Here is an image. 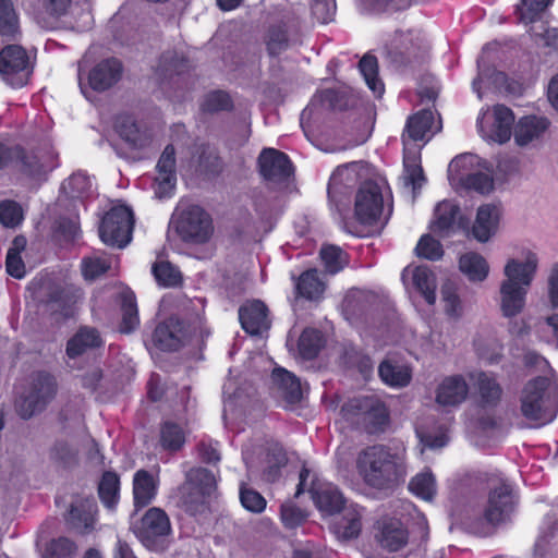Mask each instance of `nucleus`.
I'll list each match as a JSON object with an SVG mask.
<instances>
[{
    "instance_id": "37998d69",
    "label": "nucleus",
    "mask_w": 558,
    "mask_h": 558,
    "mask_svg": "<svg viewBox=\"0 0 558 558\" xmlns=\"http://www.w3.org/2000/svg\"><path fill=\"white\" fill-rule=\"evenodd\" d=\"M413 286L421 293L427 304L436 302V278L434 272L426 266H417L413 270Z\"/></svg>"
},
{
    "instance_id": "dca6fc26",
    "label": "nucleus",
    "mask_w": 558,
    "mask_h": 558,
    "mask_svg": "<svg viewBox=\"0 0 558 558\" xmlns=\"http://www.w3.org/2000/svg\"><path fill=\"white\" fill-rule=\"evenodd\" d=\"M82 295V289L74 284L53 283L49 286L43 303L52 313L68 318L73 315L74 307Z\"/></svg>"
},
{
    "instance_id": "0e129e2a",
    "label": "nucleus",
    "mask_w": 558,
    "mask_h": 558,
    "mask_svg": "<svg viewBox=\"0 0 558 558\" xmlns=\"http://www.w3.org/2000/svg\"><path fill=\"white\" fill-rule=\"evenodd\" d=\"M111 263L101 257H84L81 263L82 275L86 280H96L100 276L108 272Z\"/></svg>"
},
{
    "instance_id": "e433bc0d",
    "label": "nucleus",
    "mask_w": 558,
    "mask_h": 558,
    "mask_svg": "<svg viewBox=\"0 0 558 558\" xmlns=\"http://www.w3.org/2000/svg\"><path fill=\"white\" fill-rule=\"evenodd\" d=\"M378 375L383 383L389 387L402 388L410 384L412 371L407 365H398L384 360L378 366Z\"/></svg>"
},
{
    "instance_id": "a878e982",
    "label": "nucleus",
    "mask_w": 558,
    "mask_h": 558,
    "mask_svg": "<svg viewBox=\"0 0 558 558\" xmlns=\"http://www.w3.org/2000/svg\"><path fill=\"white\" fill-rule=\"evenodd\" d=\"M159 481L147 470L141 469L133 476V505L136 510L150 505L158 493Z\"/></svg>"
},
{
    "instance_id": "49530a36",
    "label": "nucleus",
    "mask_w": 558,
    "mask_h": 558,
    "mask_svg": "<svg viewBox=\"0 0 558 558\" xmlns=\"http://www.w3.org/2000/svg\"><path fill=\"white\" fill-rule=\"evenodd\" d=\"M151 274L158 286L163 288H177L183 283L181 271L169 260L155 262Z\"/></svg>"
},
{
    "instance_id": "6ab92c4d",
    "label": "nucleus",
    "mask_w": 558,
    "mask_h": 558,
    "mask_svg": "<svg viewBox=\"0 0 558 558\" xmlns=\"http://www.w3.org/2000/svg\"><path fill=\"white\" fill-rule=\"evenodd\" d=\"M157 177L154 181L155 193L159 197L170 196L177 183V158L175 148L168 144L156 165Z\"/></svg>"
},
{
    "instance_id": "2eb2a0df",
    "label": "nucleus",
    "mask_w": 558,
    "mask_h": 558,
    "mask_svg": "<svg viewBox=\"0 0 558 558\" xmlns=\"http://www.w3.org/2000/svg\"><path fill=\"white\" fill-rule=\"evenodd\" d=\"M308 493L315 507L323 515H332L345 508L343 494L332 483L322 482L315 477L312 480Z\"/></svg>"
},
{
    "instance_id": "4468645a",
    "label": "nucleus",
    "mask_w": 558,
    "mask_h": 558,
    "mask_svg": "<svg viewBox=\"0 0 558 558\" xmlns=\"http://www.w3.org/2000/svg\"><path fill=\"white\" fill-rule=\"evenodd\" d=\"M98 507L94 497H77L64 515L65 523L71 530L85 535L95 530Z\"/></svg>"
},
{
    "instance_id": "72a5a7b5",
    "label": "nucleus",
    "mask_w": 558,
    "mask_h": 558,
    "mask_svg": "<svg viewBox=\"0 0 558 558\" xmlns=\"http://www.w3.org/2000/svg\"><path fill=\"white\" fill-rule=\"evenodd\" d=\"M296 294L308 301L319 300L326 289L324 281L318 275L316 268H310L303 271L295 284Z\"/></svg>"
},
{
    "instance_id": "cd10ccee",
    "label": "nucleus",
    "mask_w": 558,
    "mask_h": 558,
    "mask_svg": "<svg viewBox=\"0 0 558 558\" xmlns=\"http://www.w3.org/2000/svg\"><path fill=\"white\" fill-rule=\"evenodd\" d=\"M23 36L20 16L12 0H0V41L19 43Z\"/></svg>"
},
{
    "instance_id": "a18cd8bd",
    "label": "nucleus",
    "mask_w": 558,
    "mask_h": 558,
    "mask_svg": "<svg viewBox=\"0 0 558 558\" xmlns=\"http://www.w3.org/2000/svg\"><path fill=\"white\" fill-rule=\"evenodd\" d=\"M460 214V207L451 201H442L435 208V221L433 230L436 232H448L453 229Z\"/></svg>"
},
{
    "instance_id": "ddd939ff",
    "label": "nucleus",
    "mask_w": 558,
    "mask_h": 558,
    "mask_svg": "<svg viewBox=\"0 0 558 558\" xmlns=\"http://www.w3.org/2000/svg\"><path fill=\"white\" fill-rule=\"evenodd\" d=\"M260 175L267 181H284L294 173L290 157L276 148H264L257 159Z\"/></svg>"
},
{
    "instance_id": "ea45409f",
    "label": "nucleus",
    "mask_w": 558,
    "mask_h": 558,
    "mask_svg": "<svg viewBox=\"0 0 558 558\" xmlns=\"http://www.w3.org/2000/svg\"><path fill=\"white\" fill-rule=\"evenodd\" d=\"M480 402L483 407H497L501 400L502 388L497 379L485 372H480L476 378Z\"/></svg>"
},
{
    "instance_id": "680f3d73",
    "label": "nucleus",
    "mask_w": 558,
    "mask_h": 558,
    "mask_svg": "<svg viewBox=\"0 0 558 558\" xmlns=\"http://www.w3.org/2000/svg\"><path fill=\"white\" fill-rule=\"evenodd\" d=\"M240 501L244 509L253 513H262L267 506V501L257 490L247 487L245 483L240 486Z\"/></svg>"
},
{
    "instance_id": "4be33fe9",
    "label": "nucleus",
    "mask_w": 558,
    "mask_h": 558,
    "mask_svg": "<svg viewBox=\"0 0 558 558\" xmlns=\"http://www.w3.org/2000/svg\"><path fill=\"white\" fill-rule=\"evenodd\" d=\"M239 320L242 329L252 336H258L270 327L268 307L260 300L240 306Z\"/></svg>"
},
{
    "instance_id": "9b49d317",
    "label": "nucleus",
    "mask_w": 558,
    "mask_h": 558,
    "mask_svg": "<svg viewBox=\"0 0 558 558\" xmlns=\"http://www.w3.org/2000/svg\"><path fill=\"white\" fill-rule=\"evenodd\" d=\"M384 211V196L381 187L372 180L363 182L354 199V216L364 226L377 225Z\"/></svg>"
},
{
    "instance_id": "a211bd4d",
    "label": "nucleus",
    "mask_w": 558,
    "mask_h": 558,
    "mask_svg": "<svg viewBox=\"0 0 558 558\" xmlns=\"http://www.w3.org/2000/svg\"><path fill=\"white\" fill-rule=\"evenodd\" d=\"M427 47L423 40L412 35H402L389 50L391 62L398 66H413L421 64L427 54Z\"/></svg>"
},
{
    "instance_id": "f257e3e1",
    "label": "nucleus",
    "mask_w": 558,
    "mask_h": 558,
    "mask_svg": "<svg viewBox=\"0 0 558 558\" xmlns=\"http://www.w3.org/2000/svg\"><path fill=\"white\" fill-rule=\"evenodd\" d=\"M356 469L363 482L377 490H393L405 477L401 458L388 446H367L357 456Z\"/></svg>"
},
{
    "instance_id": "423d86ee",
    "label": "nucleus",
    "mask_w": 558,
    "mask_h": 558,
    "mask_svg": "<svg viewBox=\"0 0 558 558\" xmlns=\"http://www.w3.org/2000/svg\"><path fill=\"white\" fill-rule=\"evenodd\" d=\"M134 216L125 205L111 207L102 217L99 225L101 241L110 246L123 248L132 239Z\"/></svg>"
},
{
    "instance_id": "052dcab7",
    "label": "nucleus",
    "mask_w": 558,
    "mask_h": 558,
    "mask_svg": "<svg viewBox=\"0 0 558 558\" xmlns=\"http://www.w3.org/2000/svg\"><path fill=\"white\" fill-rule=\"evenodd\" d=\"M461 183L466 190H472L483 195L494 190L493 177L482 171L466 174L461 179Z\"/></svg>"
},
{
    "instance_id": "20e7f679",
    "label": "nucleus",
    "mask_w": 558,
    "mask_h": 558,
    "mask_svg": "<svg viewBox=\"0 0 558 558\" xmlns=\"http://www.w3.org/2000/svg\"><path fill=\"white\" fill-rule=\"evenodd\" d=\"M520 411L527 421L537 426L551 423L558 413V396L549 378L536 376L523 387L520 396Z\"/></svg>"
},
{
    "instance_id": "5701e85b",
    "label": "nucleus",
    "mask_w": 558,
    "mask_h": 558,
    "mask_svg": "<svg viewBox=\"0 0 558 558\" xmlns=\"http://www.w3.org/2000/svg\"><path fill=\"white\" fill-rule=\"evenodd\" d=\"M377 539L383 548L398 551L407 545L409 533L400 520L384 518L377 521Z\"/></svg>"
},
{
    "instance_id": "9d476101",
    "label": "nucleus",
    "mask_w": 558,
    "mask_h": 558,
    "mask_svg": "<svg viewBox=\"0 0 558 558\" xmlns=\"http://www.w3.org/2000/svg\"><path fill=\"white\" fill-rule=\"evenodd\" d=\"M517 505L518 496L512 485L507 480L499 477L498 485L488 493L483 518L489 525L498 526L510 521Z\"/></svg>"
},
{
    "instance_id": "8fccbe9b",
    "label": "nucleus",
    "mask_w": 558,
    "mask_h": 558,
    "mask_svg": "<svg viewBox=\"0 0 558 558\" xmlns=\"http://www.w3.org/2000/svg\"><path fill=\"white\" fill-rule=\"evenodd\" d=\"M159 66L169 76L183 75L191 70V62L184 53L168 50L160 56Z\"/></svg>"
},
{
    "instance_id": "1a4fd4ad",
    "label": "nucleus",
    "mask_w": 558,
    "mask_h": 558,
    "mask_svg": "<svg viewBox=\"0 0 558 558\" xmlns=\"http://www.w3.org/2000/svg\"><path fill=\"white\" fill-rule=\"evenodd\" d=\"M57 388L58 385L53 375L45 371L35 373L29 393L16 403L19 415L27 420L45 410L56 397Z\"/></svg>"
},
{
    "instance_id": "09e8293b",
    "label": "nucleus",
    "mask_w": 558,
    "mask_h": 558,
    "mask_svg": "<svg viewBox=\"0 0 558 558\" xmlns=\"http://www.w3.org/2000/svg\"><path fill=\"white\" fill-rule=\"evenodd\" d=\"M409 490L425 501H432L437 493L436 480L430 470L413 476L409 483Z\"/></svg>"
},
{
    "instance_id": "e2e57ef3",
    "label": "nucleus",
    "mask_w": 558,
    "mask_h": 558,
    "mask_svg": "<svg viewBox=\"0 0 558 558\" xmlns=\"http://www.w3.org/2000/svg\"><path fill=\"white\" fill-rule=\"evenodd\" d=\"M308 513L292 502L282 504L280 519L286 529L293 530L301 526L307 520Z\"/></svg>"
},
{
    "instance_id": "f704fd0d",
    "label": "nucleus",
    "mask_w": 558,
    "mask_h": 558,
    "mask_svg": "<svg viewBox=\"0 0 558 558\" xmlns=\"http://www.w3.org/2000/svg\"><path fill=\"white\" fill-rule=\"evenodd\" d=\"M272 380L278 385L282 392V398L289 404H296L302 400L301 383L293 373L284 368H275Z\"/></svg>"
},
{
    "instance_id": "774afa93",
    "label": "nucleus",
    "mask_w": 558,
    "mask_h": 558,
    "mask_svg": "<svg viewBox=\"0 0 558 558\" xmlns=\"http://www.w3.org/2000/svg\"><path fill=\"white\" fill-rule=\"evenodd\" d=\"M89 187L87 175L77 172L69 177L62 184V189L73 198L81 197Z\"/></svg>"
},
{
    "instance_id": "f03ea898",
    "label": "nucleus",
    "mask_w": 558,
    "mask_h": 558,
    "mask_svg": "<svg viewBox=\"0 0 558 558\" xmlns=\"http://www.w3.org/2000/svg\"><path fill=\"white\" fill-rule=\"evenodd\" d=\"M340 414L353 429L371 436L386 433L391 423L388 405L376 395L348 399L341 405Z\"/></svg>"
},
{
    "instance_id": "4c0bfd02",
    "label": "nucleus",
    "mask_w": 558,
    "mask_h": 558,
    "mask_svg": "<svg viewBox=\"0 0 558 558\" xmlns=\"http://www.w3.org/2000/svg\"><path fill=\"white\" fill-rule=\"evenodd\" d=\"M120 476L114 471H105L98 483V497L108 509H114L120 499Z\"/></svg>"
},
{
    "instance_id": "338daca9",
    "label": "nucleus",
    "mask_w": 558,
    "mask_h": 558,
    "mask_svg": "<svg viewBox=\"0 0 558 558\" xmlns=\"http://www.w3.org/2000/svg\"><path fill=\"white\" fill-rule=\"evenodd\" d=\"M219 441L210 438H203L196 445V451L199 460L205 464L216 465L220 461V453L218 450Z\"/></svg>"
},
{
    "instance_id": "de8ad7c7",
    "label": "nucleus",
    "mask_w": 558,
    "mask_h": 558,
    "mask_svg": "<svg viewBox=\"0 0 558 558\" xmlns=\"http://www.w3.org/2000/svg\"><path fill=\"white\" fill-rule=\"evenodd\" d=\"M323 333L315 328H306L300 336L298 348L300 355L305 360H314L324 348Z\"/></svg>"
},
{
    "instance_id": "393cba45",
    "label": "nucleus",
    "mask_w": 558,
    "mask_h": 558,
    "mask_svg": "<svg viewBox=\"0 0 558 558\" xmlns=\"http://www.w3.org/2000/svg\"><path fill=\"white\" fill-rule=\"evenodd\" d=\"M469 393V386L462 375L445 377L436 391V402L444 407L462 403Z\"/></svg>"
},
{
    "instance_id": "aec40b11",
    "label": "nucleus",
    "mask_w": 558,
    "mask_h": 558,
    "mask_svg": "<svg viewBox=\"0 0 558 558\" xmlns=\"http://www.w3.org/2000/svg\"><path fill=\"white\" fill-rule=\"evenodd\" d=\"M49 155H40L34 150H27L23 146L15 145L14 161L19 172L32 181L43 182L52 166L46 163Z\"/></svg>"
},
{
    "instance_id": "4d7b16f0",
    "label": "nucleus",
    "mask_w": 558,
    "mask_h": 558,
    "mask_svg": "<svg viewBox=\"0 0 558 558\" xmlns=\"http://www.w3.org/2000/svg\"><path fill=\"white\" fill-rule=\"evenodd\" d=\"M415 253L420 258L435 262L444 256V248L438 240L426 233L420 238L415 246Z\"/></svg>"
},
{
    "instance_id": "864d4df0",
    "label": "nucleus",
    "mask_w": 558,
    "mask_h": 558,
    "mask_svg": "<svg viewBox=\"0 0 558 558\" xmlns=\"http://www.w3.org/2000/svg\"><path fill=\"white\" fill-rule=\"evenodd\" d=\"M189 482L194 485L195 490L210 496L217 487L214 473L206 468L192 469L187 474Z\"/></svg>"
},
{
    "instance_id": "c85d7f7f",
    "label": "nucleus",
    "mask_w": 558,
    "mask_h": 558,
    "mask_svg": "<svg viewBox=\"0 0 558 558\" xmlns=\"http://www.w3.org/2000/svg\"><path fill=\"white\" fill-rule=\"evenodd\" d=\"M499 216L500 210L496 205L480 206L472 227L473 236L480 242H487L497 229Z\"/></svg>"
},
{
    "instance_id": "bb28decb",
    "label": "nucleus",
    "mask_w": 558,
    "mask_h": 558,
    "mask_svg": "<svg viewBox=\"0 0 558 558\" xmlns=\"http://www.w3.org/2000/svg\"><path fill=\"white\" fill-rule=\"evenodd\" d=\"M105 344L100 332L89 326H82L66 342V355L75 359L92 349L101 348Z\"/></svg>"
},
{
    "instance_id": "69168bd1",
    "label": "nucleus",
    "mask_w": 558,
    "mask_h": 558,
    "mask_svg": "<svg viewBox=\"0 0 558 558\" xmlns=\"http://www.w3.org/2000/svg\"><path fill=\"white\" fill-rule=\"evenodd\" d=\"M404 179L405 184L411 185L413 192L422 187L425 175L417 157L404 158Z\"/></svg>"
},
{
    "instance_id": "79ce46f5",
    "label": "nucleus",
    "mask_w": 558,
    "mask_h": 558,
    "mask_svg": "<svg viewBox=\"0 0 558 558\" xmlns=\"http://www.w3.org/2000/svg\"><path fill=\"white\" fill-rule=\"evenodd\" d=\"M459 268L471 281H483L487 278L489 266L478 253L469 252L460 256Z\"/></svg>"
},
{
    "instance_id": "6e6d98bb",
    "label": "nucleus",
    "mask_w": 558,
    "mask_h": 558,
    "mask_svg": "<svg viewBox=\"0 0 558 558\" xmlns=\"http://www.w3.org/2000/svg\"><path fill=\"white\" fill-rule=\"evenodd\" d=\"M77 545L65 536L52 538L45 548L44 558H71L76 554Z\"/></svg>"
},
{
    "instance_id": "b1692460",
    "label": "nucleus",
    "mask_w": 558,
    "mask_h": 558,
    "mask_svg": "<svg viewBox=\"0 0 558 558\" xmlns=\"http://www.w3.org/2000/svg\"><path fill=\"white\" fill-rule=\"evenodd\" d=\"M329 530L340 542L357 538L362 532L361 510L354 506L345 507L342 514L331 522Z\"/></svg>"
},
{
    "instance_id": "0eeeda50",
    "label": "nucleus",
    "mask_w": 558,
    "mask_h": 558,
    "mask_svg": "<svg viewBox=\"0 0 558 558\" xmlns=\"http://www.w3.org/2000/svg\"><path fill=\"white\" fill-rule=\"evenodd\" d=\"M175 232L185 243L205 244L214 234L213 219L199 205H190L180 213Z\"/></svg>"
},
{
    "instance_id": "58836bf2",
    "label": "nucleus",
    "mask_w": 558,
    "mask_h": 558,
    "mask_svg": "<svg viewBox=\"0 0 558 558\" xmlns=\"http://www.w3.org/2000/svg\"><path fill=\"white\" fill-rule=\"evenodd\" d=\"M122 318L119 325L121 333H131L140 325L138 308L136 296L133 291L129 290L120 294Z\"/></svg>"
},
{
    "instance_id": "c03bdc74",
    "label": "nucleus",
    "mask_w": 558,
    "mask_h": 558,
    "mask_svg": "<svg viewBox=\"0 0 558 558\" xmlns=\"http://www.w3.org/2000/svg\"><path fill=\"white\" fill-rule=\"evenodd\" d=\"M359 69L368 88L375 96L380 97L385 92V86L378 76L377 58L374 54L365 53L359 62Z\"/></svg>"
},
{
    "instance_id": "a19ab883",
    "label": "nucleus",
    "mask_w": 558,
    "mask_h": 558,
    "mask_svg": "<svg viewBox=\"0 0 558 558\" xmlns=\"http://www.w3.org/2000/svg\"><path fill=\"white\" fill-rule=\"evenodd\" d=\"M434 123V114L429 109H422L410 116L407 120L403 137L407 136L413 142L422 141L430 131Z\"/></svg>"
},
{
    "instance_id": "473e14b6",
    "label": "nucleus",
    "mask_w": 558,
    "mask_h": 558,
    "mask_svg": "<svg viewBox=\"0 0 558 558\" xmlns=\"http://www.w3.org/2000/svg\"><path fill=\"white\" fill-rule=\"evenodd\" d=\"M186 442L184 427L172 420L162 421L159 425L158 445L163 451L174 453L180 451Z\"/></svg>"
},
{
    "instance_id": "bf43d9fd",
    "label": "nucleus",
    "mask_w": 558,
    "mask_h": 558,
    "mask_svg": "<svg viewBox=\"0 0 558 558\" xmlns=\"http://www.w3.org/2000/svg\"><path fill=\"white\" fill-rule=\"evenodd\" d=\"M21 205L12 199L0 202V223L7 228H15L23 221Z\"/></svg>"
},
{
    "instance_id": "412c9836",
    "label": "nucleus",
    "mask_w": 558,
    "mask_h": 558,
    "mask_svg": "<svg viewBox=\"0 0 558 558\" xmlns=\"http://www.w3.org/2000/svg\"><path fill=\"white\" fill-rule=\"evenodd\" d=\"M122 73V62L114 57L107 58L90 69L88 84L95 92H105L121 80Z\"/></svg>"
},
{
    "instance_id": "6e6552de",
    "label": "nucleus",
    "mask_w": 558,
    "mask_h": 558,
    "mask_svg": "<svg viewBox=\"0 0 558 558\" xmlns=\"http://www.w3.org/2000/svg\"><path fill=\"white\" fill-rule=\"evenodd\" d=\"M34 71L26 49L15 43H5L0 50V74L14 88L25 86Z\"/></svg>"
},
{
    "instance_id": "7ed1b4c3",
    "label": "nucleus",
    "mask_w": 558,
    "mask_h": 558,
    "mask_svg": "<svg viewBox=\"0 0 558 558\" xmlns=\"http://www.w3.org/2000/svg\"><path fill=\"white\" fill-rule=\"evenodd\" d=\"M537 256L529 253L525 262L509 259L505 267L507 279L501 283L500 308L507 318L517 316L525 306L527 289L537 269Z\"/></svg>"
},
{
    "instance_id": "39448f33",
    "label": "nucleus",
    "mask_w": 558,
    "mask_h": 558,
    "mask_svg": "<svg viewBox=\"0 0 558 558\" xmlns=\"http://www.w3.org/2000/svg\"><path fill=\"white\" fill-rule=\"evenodd\" d=\"M133 532L141 543L150 550L166 548V538L172 533L167 512L159 507L149 508L133 526Z\"/></svg>"
},
{
    "instance_id": "c756f323",
    "label": "nucleus",
    "mask_w": 558,
    "mask_h": 558,
    "mask_svg": "<svg viewBox=\"0 0 558 558\" xmlns=\"http://www.w3.org/2000/svg\"><path fill=\"white\" fill-rule=\"evenodd\" d=\"M549 125V120L544 117H522L514 128V141L519 146H525L532 141L539 138Z\"/></svg>"
},
{
    "instance_id": "f3484780",
    "label": "nucleus",
    "mask_w": 558,
    "mask_h": 558,
    "mask_svg": "<svg viewBox=\"0 0 558 558\" xmlns=\"http://www.w3.org/2000/svg\"><path fill=\"white\" fill-rule=\"evenodd\" d=\"M191 156L195 171L204 178H218L226 169L219 148L209 142L195 143Z\"/></svg>"
},
{
    "instance_id": "5fc2aeb1",
    "label": "nucleus",
    "mask_w": 558,
    "mask_h": 558,
    "mask_svg": "<svg viewBox=\"0 0 558 558\" xmlns=\"http://www.w3.org/2000/svg\"><path fill=\"white\" fill-rule=\"evenodd\" d=\"M518 7L520 21L532 24L541 20L544 11L551 4V0H520Z\"/></svg>"
},
{
    "instance_id": "13d9d810",
    "label": "nucleus",
    "mask_w": 558,
    "mask_h": 558,
    "mask_svg": "<svg viewBox=\"0 0 558 558\" xmlns=\"http://www.w3.org/2000/svg\"><path fill=\"white\" fill-rule=\"evenodd\" d=\"M205 494L191 489L181 497V508L190 515L196 517L208 510L207 498Z\"/></svg>"
},
{
    "instance_id": "603ef678",
    "label": "nucleus",
    "mask_w": 558,
    "mask_h": 558,
    "mask_svg": "<svg viewBox=\"0 0 558 558\" xmlns=\"http://www.w3.org/2000/svg\"><path fill=\"white\" fill-rule=\"evenodd\" d=\"M266 50L270 57H278L289 47V35L284 24L269 26L265 38Z\"/></svg>"
},
{
    "instance_id": "f8f14e48",
    "label": "nucleus",
    "mask_w": 558,
    "mask_h": 558,
    "mask_svg": "<svg viewBox=\"0 0 558 558\" xmlns=\"http://www.w3.org/2000/svg\"><path fill=\"white\" fill-rule=\"evenodd\" d=\"M191 339V326L179 317L159 323L153 333L156 348L166 352L179 351Z\"/></svg>"
},
{
    "instance_id": "2f4dec72",
    "label": "nucleus",
    "mask_w": 558,
    "mask_h": 558,
    "mask_svg": "<svg viewBox=\"0 0 558 558\" xmlns=\"http://www.w3.org/2000/svg\"><path fill=\"white\" fill-rule=\"evenodd\" d=\"M493 117L489 138L496 143L505 144L511 138L514 123L513 111L509 107L498 104L493 107Z\"/></svg>"
},
{
    "instance_id": "7c9ffc66",
    "label": "nucleus",
    "mask_w": 558,
    "mask_h": 558,
    "mask_svg": "<svg viewBox=\"0 0 558 558\" xmlns=\"http://www.w3.org/2000/svg\"><path fill=\"white\" fill-rule=\"evenodd\" d=\"M114 130L131 148L142 149L149 145V136L140 129L131 116H119L114 122Z\"/></svg>"
},
{
    "instance_id": "3c124183",
    "label": "nucleus",
    "mask_w": 558,
    "mask_h": 558,
    "mask_svg": "<svg viewBox=\"0 0 558 558\" xmlns=\"http://www.w3.org/2000/svg\"><path fill=\"white\" fill-rule=\"evenodd\" d=\"M234 109V102L230 94L222 89H215L207 93L201 104L204 113H217L220 111L230 112Z\"/></svg>"
},
{
    "instance_id": "c9c22d12",
    "label": "nucleus",
    "mask_w": 558,
    "mask_h": 558,
    "mask_svg": "<svg viewBox=\"0 0 558 558\" xmlns=\"http://www.w3.org/2000/svg\"><path fill=\"white\" fill-rule=\"evenodd\" d=\"M319 258L325 272L330 276L341 272L350 264V255L335 244H324L319 250Z\"/></svg>"
}]
</instances>
